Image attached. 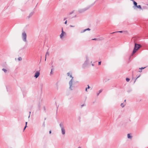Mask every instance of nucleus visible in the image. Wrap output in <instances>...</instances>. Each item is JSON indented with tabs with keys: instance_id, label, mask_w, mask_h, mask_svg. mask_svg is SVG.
I'll list each match as a JSON object with an SVG mask.
<instances>
[{
	"instance_id": "10",
	"label": "nucleus",
	"mask_w": 148,
	"mask_h": 148,
	"mask_svg": "<svg viewBox=\"0 0 148 148\" xmlns=\"http://www.w3.org/2000/svg\"><path fill=\"white\" fill-rule=\"evenodd\" d=\"M61 130L62 133V135H64L65 134V132L64 129H62Z\"/></svg>"
},
{
	"instance_id": "17",
	"label": "nucleus",
	"mask_w": 148,
	"mask_h": 148,
	"mask_svg": "<svg viewBox=\"0 0 148 148\" xmlns=\"http://www.w3.org/2000/svg\"><path fill=\"white\" fill-rule=\"evenodd\" d=\"M90 87L89 86V85H88V87L86 88L85 89V91L86 92H87V89H89L90 88Z\"/></svg>"
},
{
	"instance_id": "23",
	"label": "nucleus",
	"mask_w": 148,
	"mask_h": 148,
	"mask_svg": "<svg viewBox=\"0 0 148 148\" xmlns=\"http://www.w3.org/2000/svg\"><path fill=\"white\" fill-rule=\"evenodd\" d=\"M147 8L146 6H143V8H142V10L145 9H147Z\"/></svg>"
},
{
	"instance_id": "27",
	"label": "nucleus",
	"mask_w": 148,
	"mask_h": 148,
	"mask_svg": "<svg viewBox=\"0 0 148 148\" xmlns=\"http://www.w3.org/2000/svg\"><path fill=\"white\" fill-rule=\"evenodd\" d=\"M53 70V69H51V71L50 72V74H53V72H52V71Z\"/></svg>"
},
{
	"instance_id": "19",
	"label": "nucleus",
	"mask_w": 148,
	"mask_h": 148,
	"mask_svg": "<svg viewBox=\"0 0 148 148\" xmlns=\"http://www.w3.org/2000/svg\"><path fill=\"white\" fill-rule=\"evenodd\" d=\"M123 33L126 34H128V32L127 31H123Z\"/></svg>"
},
{
	"instance_id": "33",
	"label": "nucleus",
	"mask_w": 148,
	"mask_h": 148,
	"mask_svg": "<svg viewBox=\"0 0 148 148\" xmlns=\"http://www.w3.org/2000/svg\"><path fill=\"white\" fill-rule=\"evenodd\" d=\"M97 39H98V38H94V39H92V40H97Z\"/></svg>"
},
{
	"instance_id": "49",
	"label": "nucleus",
	"mask_w": 148,
	"mask_h": 148,
	"mask_svg": "<svg viewBox=\"0 0 148 148\" xmlns=\"http://www.w3.org/2000/svg\"><path fill=\"white\" fill-rule=\"evenodd\" d=\"M24 49V48H22V49H21L20 50H21V49Z\"/></svg>"
},
{
	"instance_id": "6",
	"label": "nucleus",
	"mask_w": 148,
	"mask_h": 148,
	"mask_svg": "<svg viewBox=\"0 0 148 148\" xmlns=\"http://www.w3.org/2000/svg\"><path fill=\"white\" fill-rule=\"evenodd\" d=\"M40 75V72L39 71H37L35 73L34 77L36 78H37Z\"/></svg>"
},
{
	"instance_id": "3",
	"label": "nucleus",
	"mask_w": 148,
	"mask_h": 148,
	"mask_svg": "<svg viewBox=\"0 0 148 148\" xmlns=\"http://www.w3.org/2000/svg\"><path fill=\"white\" fill-rule=\"evenodd\" d=\"M69 76L71 78V79L70 81L69 82V88L70 90H72L73 89L72 88L73 87V86H72L73 77L71 75H69Z\"/></svg>"
},
{
	"instance_id": "44",
	"label": "nucleus",
	"mask_w": 148,
	"mask_h": 148,
	"mask_svg": "<svg viewBox=\"0 0 148 148\" xmlns=\"http://www.w3.org/2000/svg\"><path fill=\"white\" fill-rule=\"evenodd\" d=\"M67 18H64V20H66Z\"/></svg>"
},
{
	"instance_id": "2",
	"label": "nucleus",
	"mask_w": 148,
	"mask_h": 148,
	"mask_svg": "<svg viewBox=\"0 0 148 148\" xmlns=\"http://www.w3.org/2000/svg\"><path fill=\"white\" fill-rule=\"evenodd\" d=\"M96 1H95L94 3L92 4L91 5H89L87 7L82 9H80L78 10V12L80 13H81L84 12V11L87 10L89 9L91 6H92L95 4Z\"/></svg>"
},
{
	"instance_id": "51",
	"label": "nucleus",
	"mask_w": 148,
	"mask_h": 148,
	"mask_svg": "<svg viewBox=\"0 0 148 148\" xmlns=\"http://www.w3.org/2000/svg\"><path fill=\"white\" fill-rule=\"evenodd\" d=\"M126 101V100H124V102H125Z\"/></svg>"
},
{
	"instance_id": "53",
	"label": "nucleus",
	"mask_w": 148,
	"mask_h": 148,
	"mask_svg": "<svg viewBox=\"0 0 148 148\" xmlns=\"http://www.w3.org/2000/svg\"><path fill=\"white\" fill-rule=\"evenodd\" d=\"M76 15L75 16V17H76Z\"/></svg>"
},
{
	"instance_id": "18",
	"label": "nucleus",
	"mask_w": 148,
	"mask_h": 148,
	"mask_svg": "<svg viewBox=\"0 0 148 148\" xmlns=\"http://www.w3.org/2000/svg\"><path fill=\"white\" fill-rule=\"evenodd\" d=\"M125 105V104H124V103H121V106L122 108H123Z\"/></svg>"
},
{
	"instance_id": "43",
	"label": "nucleus",
	"mask_w": 148,
	"mask_h": 148,
	"mask_svg": "<svg viewBox=\"0 0 148 148\" xmlns=\"http://www.w3.org/2000/svg\"><path fill=\"white\" fill-rule=\"evenodd\" d=\"M142 71V70H140L139 71V72H141Z\"/></svg>"
},
{
	"instance_id": "25",
	"label": "nucleus",
	"mask_w": 148,
	"mask_h": 148,
	"mask_svg": "<svg viewBox=\"0 0 148 148\" xmlns=\"http://www.w3.org/2000/svg\"><path fill=\"white\" fill-rule=\"evenodd\" d=\"M34 14V12H31L29 14V15H30V16H32V15L33 14Z\"/></svg>"
},
{
	"instance_id": "41",
	"label": "nucleus",
	"mask_w": 148,
	"mask_h": 148,
	"mask_svg": "<svg viewBox=\"0 0 148 148\" xmlns=\"http://www.w3.org/2000/svg\"><path fill=\"white\" fill-rule=\"evenodd\" d=\"M51 130H50L49 132V134H51Z\"/></svg>"
},
{
	"instance_id": "39",
	"label": "nucleus",
	"mask_w": 148,
	"mask_h": 148,
	"mask_svg": "<svg viewBox=\"0 0 148 148\" xmlns=\"http://www.w3.org/2000/svg\"><path fill=\"white\" fill-rule=\"evenodd\" d=\"M84 104H83L82 105H81V107H83V106H84Z\"/></svg>"
},
{
	"instance_id": "12",
	"label": "nucleus",
	"mask_w": 148,
	"mask_h": 148,
	"mask_svg": "<svg viewBox=\"0 0 148 148\" xmlns=\"http://www.w3.org/2000/svg\"><path fill=\"white\" fill-rule=\"evenodd\" d=\"M136 8H137L139 9H141L142 10V8L141 7V5H137V6L136 7Z\"/></svg>"
},
{
	"instance_id": "47",
	"label": "nucleus",
	"mask_w": 148,
	"mask_h": 148,
	"mask_svg": "<svg viewBox=\"0 0 148 148\" xmlns=\"http://www.w3.org/2000/svg\"><path fill=\"white\" fill-rule=\"evenodd\" d=\"M130 1H132L133 2V1H134V0H130Z\"/></svg>"
},
{
	"instance_id": "32",
	"label": "nucleus",
	"mask_w": 148,
	"mask_h": 148,
	"mask_svg": "<svg viewBox=\"0 0 148 148\" xmlns=\"http://www.w3.org/2000/svg\"><path fill=\"white\" fill-rule=\"evenodd\" d=\"M101 61L99 62H98V65H100L101 64Z\"/></svg>"
},
{
	"instance_id": "26",
	"label": "nucleus",
	"mask_w": 148,
	"mask_h": 148,
	"mask_svg": "<svg viewBox=\"0 0 148 148\" xmlns=\"http://www.w3.org/2000/svg\"><path fill=\"white\" fill-rule=\"evenodd\" d=\"M22 60V59L21 57H19L18 58V60L19 61L21 60Z\"/></svg>"
},
{
	"instance_id": "1",
	"label": "nucleus",
	"mask_w": 148,
	"mask_h": 148,
	"mask_svg": "<svg viewBox=\"0 0 148 148\" xmlns=\"http://www.w3.org/2000/svg\"><path fill=\"white\" fill-rule=\"evenodd\" d=\"M141 47L142 46L140 45L135 43L134 48L133 51L132 55H133L136 52V51Z\"/></svg>"
},
{
	"instance_id": "42",
	"label": "nucleus",
	"mask_w": 148,
	"mask_h": 148,
	"mask_svg": "<svg viewBox=\"0 0 148 148\" xmlns=\"http://www.w3.org/2000/svg\"><path fill=\"white\" fill-rule=\"evenodd\" d=\"M31 17V16H30V15H29L28 17V18H29L30 17Z\"/></svg>"
},
{
	"instance_id": "46",
	"label": "nucleus",
	"mask_w": 148,
	"mask_h": 148,
	"mask_svg": "<svg viewBox=\"0 0 148 148\" xmlns=\"http://www.w3.org/2000/svg\"><path fill=\"white\" fill-rule=\"evenodd\" d=\"M43 125H44V126H45V122H44V123H43Z\"/></svg>"
},
{
	"instance_id": "40",
	"label": "nucleus",
	"mask_w": 148,
	"mask_h": 148,
	"mask_svg": "<svg viewBox=\"0 0 148 148\" xmlns=\"http://www.w3.org/2000/svg\"><path fill=\"white\" fill-rule=\"evenodd\" d=\"M27 122H25V126H26H26H27Z\"/></svg>"
},
{
	"instance_id": "31",
	"label": "nucleus",
	"mask_w": 148,
	"mask_h": 148,
	"mask_svg": "<svg viewBox=\"0 0 148 148\" xmlns=\"http://www.w3.org/2000/svg\"><path fill=\"white\" fill-rule=\"evenodd\" d=\"M27 127V126H26H26H25V127H24V129H23V131H24V130Z\"/></svg>"
},
{
	"instance_id": "50",
	"label": "nucleus",
	"mask_w": 148,
	"mask_h": 148,
	"mask_svg": "<svg viewBox=\"0 0 148 148\" xmlns=\"http://www.w3.org/2000/svg\"><path fill=\"white\" fill-rule=\"evenodd\" d=\"M78 148H81V147H78Z\"/></svg>"
},
{
	"instance_id": "28",
	"label": "nucleus",
	"mask_w": 148,
	"mask_h": 148,
	"mask_svg": "<svg viewBox=\"0 0 148 148\" xmlns=\"http://www.w3.org/2000/svg\"><path fill=\"white\" fill-rule=\"evenodd\" d=\"M140 76V75L139 76H138L136 78V79L135 80V81H134V83H135V82H136V79L138 78H139Z\"/></svg>"
},
{
	"instance_id": "52",
	"label": "nucleus",
	"mask_w": 148,
	"mask_h": 148,
	"mask_svg": "<svg viewBox=\"0 0 148 148\" xmlns=\"http://www.w3.org/2000/svg\"><path fill=\"white\" fill-rule=\"evenodd\" d=\"M29 113H30H30H31V112H29Z\"/></svg>"
},
{
	"instance_id": "7",
	"label": "nucleus",
	"mask_w": 148,
	"mask_h": 148,
	"mask_svg": "<svg viewBox=\"0 0 148 148\" xmlns=\"http://www.w3.org/2000/svg\"><path fill=\"white\" fill-rule=\"evenodd\" d=\"M66 33L65 32H64L63 30V28H62V33L60 35V37L61 38H62V37L64 36V34H65Z\"/></svg>"
},
{
	"instance_id": "5",
	"label": "nucleus",
	"mask_w": 148,
	"mask_h": 148,
	"mask_svg": "<svg viewBox=\"0 0 148 148\" xmlns=\"http://www.w3.org/2000/svg\"><path fill=\"white\" fill-rule=\"evenodd\" d=\"M86 60L85 61L82 65V67L83 68H85V67H86L88 64V62L89 61L88 58L87 56H86Z\"/></svg>"
},
{
	"instance_id": "8",
	"label": "nucleus",
	"mask_w": 148,
	"mask_h": 148,
	"mask_svg": "<svg viewBox=\"0 0 148 148\" xmlns=\"http://www.w3.org/2000/svg\"><path fill=\"white\" fill-rule=\"evenodd\" d=\"M133 4H134V6H133V8L134 9H136V7L137 6V3L135 1H133Z\"/></svg>"
},
{
	"instance_id": "30",
	"label": "nucleus",
	"mask_w": 148,
	"mask_h": 148,
	"mask_svg": "<svg viewBox=\"0 0 148 148\" xmlns=\"http://www.w3.org/2000/svg\"><path fill=\"white\" fill-rule=\"evenodd\" d=\"M43 108H44V111H45V112H46V108H45V106H44Z\"/></svg>"
},
{
	"instance_id": "45",
	"label": "nucleus",
	"mask_w": 148,
	"mask_h": 148,
	"mask_svg": "<svg viewBox=\"0 0 148 148\" xmlns=\"http://www.w3.org/2000/svg\"><path fill=\"white\" fill-rule=\"evenodd\" d=\"M73 13V12H71L70 13V14H72Z\"/></svg>"
},
{
	"instance_id": "4",
	"label": "nucleus",
	"mask_w": 148,
	"mask_h": 148,
	"mask_svg": "<svg viewBox=\"0 0 148 148\" xmlns=\"http://www.w3.org/2000/svg\"><path fill=\"white\" fill-rule=\"evenodd\" d=\"M22 37L23 41L25 42H27V34L25 31L23 32L22 34Z\"/></svg>"
},
{
	"instance_id": "34",
	"label": "nucleus",
	"mask_w": 148,
	"mask_h": 148,
	"mask_svg": "<svg viewBox=\"0 0 148 148\" xmlns=\"http://www.w3.org/2000/svg\"><path fill=\"white\" fill-rule=\"evenodd\" d=\"M67 20L65 22H64V24H67Z\"/></svg>"
},
{
	"instance_id": "20",
	"label": "nucleus",
	"mask_w": 148,
	"mask_h": 148,
	"mask_svg": "<svg viewBox=\"0 0 148 148\" xmlns=\"http://www.w3.org/2000/svg\"><path fill=\"white\" fill-rule=\"evenodd\" d=\"M2 70L3 71H4V72L5 73H6L7 71V70L6 69H5L4 68H3L2 69Z\"/></svg>"
},
{
	"instance_id": "22",
	"label": "nucleus",
	"mask_w": 148,
	"mask_h": 148,
	"mask_svg": "<svg viewBox=\"0 0 148 148\" xmlns=\"http://www.w3.org/2000/svg\"><path fill=\"white\" fill-rule=\"evenodd\" d=\"M102 91V90H100L99 91V92L98 93H97V95L98 96L99 95V94L101 93Z\"/></svg>"
},
{
	"instance_id": "16",
	"label": "nucleus",
	"mask_w": 148,
	"mask_h": 148,
	"mask_svg": "<svg viewBox=\"0 0 148 148\" xmlns=\"http://www.w3.org/2000/svg\"><path fill=\"white\" fill-rule=\"evenodd\" d=\"M49 53L47 51L46 53V55H45V61L46 60V56L47 55H48V56H49Z\"/></svg>"
},
{
	"instance_id": "36",
	"label": "nucleus",
	"mask_w": 148,
	"mask_h": 148,
	"mask_svg": "<svg viewBox=\"0 0 148 148\" xmlns=\"http://www.w3.org/2000/svg\"><path fill=\"white\" fill-rule=\"evenodd\" d=\"M51 67V69H53V70H54V66H52Z\"/></svg>"
},
{
	"instance_id": "11",
	"label": "nucleus",
	"mask_w": 148,
	"mask_h": 148,
	"mask_svg": "<svg viewBox=\"0 0 148 148\" xmlns=\"http://www.w3.org/2000/svg\"><path fill=\"white\" fill-rule=\"evenodd\" d=\"M90 28H87L86 29H84L81 32V33H83V32H85L86 31H87V30L90 31Z\"/></svg>"
},
{
	"instance_id": "54",
	"label": "nucleus",
	"mask_w": 148,
	"mask_h": 148,
	"mask_svg": "<svg viewBox=\"0 0 148 148\" xmlns=\"http://www.w3.org/2000/svg\"><path fill=\"white\" fill-rule=\"evenodd\" d=\"M148 6V5H147Z\"/></svg>"
},
{
	"instance_id": "48",
	"label": "nucleus",
	"mask_w": 148,
	"mask_h": 148,
	"mask_svg": "<svg viewBox=\"0 0 148 148\" xmlns=\"http://www.w3.org/2000/svg\"><path fill=\"white\" fill-rule=\"evenodd\" d=\"M92 66H93L94 65V64H92Z\"/></svg>"
},
{
	"instance_id": "29",
	"label": "nucleus",
	"mask_w": 148,
	"mask_h": 148,
	"mask_svg": "<svg viewBox=\"0 0 148 148\" xmlns=\"http://www.w3.org/2000/svg\"><path fill=\"white\" fill-rule=\"evenodd\" d=\"M146 67H142L141 68H139V69H140V70H142V69H145Z\"/></svg>"
},
{
	"instance_id": "24",
	"label": "nucleus",
	"mask_w": 148,
	"mask_h": 148,
	"mask_svg": "<svg viewBox=\"0 0 148 148\" xmlns=\"http://www.w3.org/2000/svg\"><path fill=\"white\" fill-rule=\"evenodd\" d=\"M126 80L127 82H128L130 80V79L128 78H126Z\"/></svg>"
},
{
	"instance_id": "14",
	"label": "nucleus",
	"mask_w": 148,
	"mask_h": 148,
	"mask_svg": "<svg viewBox=\"0 0 148 148\" xmlns=\"http://www.w3.org/2000/svg\"><path fill=\"white\" fill-rule=\"evenodd\" d=\"M104 38L103 37H100L98 38L97 40H103Z\"/></svg>"
},
{
	"instance_id": "15",
	"label": "nucleus",
	"mask_w": 148,
	"mask_h": 148,
	"mask_svg": "<svg viewBox=\"0 0 148 148\" xmlns=\"http://www.w3.org/2000/svg\"><path fill=\"white\" fill-rule=\"evenodd\" d=\"M118 32L120 33H123V31H119L115 32H114L112 33L111 34L116 33H118Z\"/></svg>"
},
{
	"instance_id": "35",
	"label": "nucleus",
	"mask_w": 148,
	"mask_h": 148,
	"mask_svg": "<svg viewBox=\"0 0 148 148\" xmlns=\"http://www.w3.org/2000/svg\"><path fill=\"white\" fill-rule=\"evenodd\" d=\"M70 75V73H67V75L68 76H69L70 75Z\"/></svg>"
},
{
	"instance_id": "21",
	"label": "nucleus",
	"mask_w": 148,
	"mask_h": 148,
	"mask_svg": "<svg viewBox=\"0 0 148 148\" xmlns=\"http://www.w3.org/2000/svg\"><path fill=\"white\" fill-rule=\"evenodd\" d=\"M56 88L57 90H58V83L57 82L56 83Z\"/></svg>"
},
{
	"instance_id": "13",
	"label": "nucleus",
	"mask_w": 148,
	"mask_h": 148,
	"mask_svg": "<svg viewBox=\"0 0 148 148\" xmlns=\"http://www.w3.org/2000/svg\"><path fill=\"white\" fill-rule=\"evenodd\" d=\"M127 138H132V136L130 134H127Z\"/></svg>"
},
{
	"instance_id": "38",
	"label": "nucleus",
	"mask_w": 148,
	"mask_h": 148,
	"mask_svg": "<svg viewBox=\"0 0 148 148\" xmlns=\"http://www.w3.org/2000/svg\"><path fill=\"white\" fill-rule=\"evenodd\" d=\"M38 107H39V110H40V105H39Z\"/></svg>"
},
{
	"instance_id": "9",
	"label": "nucleus",
	"mask_w": 148,
	"mask_h": 148,
	"mask_svg": "<svg viewBox=\"0 0 148 148\" xmlns=\"http://www.w3.org/2000/svg\"><path fill=\"white\" fill-rule=\"evenodd\" d=\"M60 126L61 128V129H64V126L63 123H61L60 124Z\"/></svg>"
},
{
	"instance_id": "37",
	"label": "nucleus",
	"mask_w": 148,
	"mask_h": 148,
	"mask_svg": "<svg viewBox=\"0 0 148 148\" xmlns=\"http://www.w3.org/2000/svg\"><path fill=\"white\" fill-rule=\"evenodd\" d=\"M70 27H75V26L71 25H70Z\"/></svg>"
}]
</instances>
